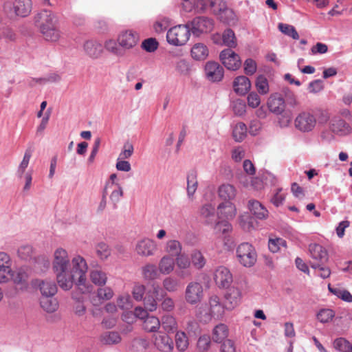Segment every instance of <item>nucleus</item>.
I'll list each match as a JSON object with an SVG mask.
<instances>
[{"mask_svg": "<svg viewBox=\"0 0 352 352\" xmlns=\"http://www.w3.org/2000/svg\"><path fill=\"white\" fill-rule=\"evenodd\" d=\"M87 272L88 264L85 258L79 254L75 255L71 260V265L60 288L68 291L75 285L80 293L84 294L91 293L94 287L87 280Z\"/></svg>", "mask_w": 352, "mask_h": 352, "instance_id": "nucleus-1", "label": "nucleus"}, {"mask_svg": "<svg viewBox=\"0 0 352 352\" xmlns=\"http://www.w3.org/2000/svg\"><path fill=\"white\" fill-rule=\"evenodd\" d=\"M226 310V305L221 302L220 297L212 294L209 296L207 302L197 308L196 316L200 322L208 323L212 318L221 319Z\"/></svg>", "mask_w": 352, "mask_h": 352, "instance_id": "nucleus-2", "label": "nucleus"}, {"mask_svg": "<svg viewBox=\"0 0 352 352\" xmlns=\"http://www.w3.org/2000/svg\"><path fill=\"white\" fill-rule=\"evenodd\" d=\"M35 24L43 38L51 42L58 41L60 32L57 28V19L51 11L43 10L35 16Z\"/></svg>", "mask_w": 352, "mask_h": 352, "instance_id": "nucleus-3", "label": "nucleus"}, {"mask_svg": "<svg viewBox=\"0 0 352 352\" xmlns=\"http://www.w3.org/2000/svg\"><path fill=\"white\" fill-rule=\"evenodd\" d=\"M71 260L68 252L61 247L56 248L53 252L52 266L60 287L63 284L67 270L69 268Z\"/></svg>", "mask_w": 352, "mask_h": 352, "instance_id": "nucleus-4", "label": "nucleus"}, {"mask_svg": "<svg viewBox=\"0 0 352 352\" xmlns=\"http://www.w3.org/2000/svg\"><path fill=\"white\" fill-rule=\"evenodd\" d=\"M236 214L235 205L231 201L220 204L217 207V217L219 219L214 226L216 233L226 234L232 230V226L228 220L232 219Z\"/></svg>", "mask_w": 352, "mask_h": 352, "instance_id": "nucleus-5", "label": "nucleus"}, {"mask_svg": "<svg viewBox=\"0 0 352 352\" xmlns=\"http://www.w3.org/2000/svg\"><path fill=\"white\" fill-rule=\"evenodd\" d=\"M190 36L189 24L177 25L167 31V42L174 46L185 45Z\"/></svg>", "mask_w": 352, "mask_h": 352, "instance_id": "nucleus-6", "label": "nucleus"}, {"mask_svg": "<svg viewBox=\"0 0 352 352\" xmlns=\"http://www.w3.org/2000/svg\"><path fill=\"white\" fill-rule=\"evenodd\" d=\"M236 258L243 266L250 267L256 263L257 254L252 245L249 243H242L236 248Z\"/></svg>", "mask_w": 352, "mask_h": 352, "instance_id": "nucleus-7", "label": "nucleus"}, {"mask_svg": "<svg viewBox=\"0 0 352 352\" xmlns=\"http://www.w3.org/2000/svg\"><path fill=\"white\" fill-rule=\"evenodd\" d=\"M157 245L155 240L148 237H142L138 239L134 246V251L141 257H150L155 254Z\"/></svg>", "mask_w": 352, "mask_h": 352, "instance_id": "nucleus-8", "label": "nucleus"}, {"mask_svg": "<svg viewBox=\"0 0 352 352\" xmlns=\"http://www.w3.org/2000/svg\"><path fill=\"white\" fill-rule=\"evenodd\" d=\"M317 120L314 115L309 112L300 113L294 120L295 128L302 133H309L315 129Z\"/></svg>", "mask_w": 352, "mask_h": 352, "instance_id": "nucleus-9", "label": "nucleus"}, {"mask_svg": "<svg viewBox=\"0 0 352 352\" xmlns=\"http://www.w3.org/2000/svg\"><path fill=\"white\" fill-rule=\"evenodd\" d=\"M187 24L190 25V32L197 36L211 32L214 28V21L207 16L195 17Z\"/></svg>", "mask_w": 352, "mask_h": 352, "instance_id": "nucleus-10", "label": "nucleus"}, {"mask_svg": "<svg viewBox=\"0 0 352 352\" xmlns=\"http://www.w3.org/2000/svg\"><path fill=\"white\" fill-rule=\"evenodd\" d=\"M185 300L187 303L191 305L199 303L204 298V288L201 283L192 281L190 282L185 289Z\"/></svg>", "mask_w": 352, "mask_h": 352, "instance_id": "nucleus-11", "label": "nucleus"}, {"mask_svg": "<svg viewBox=\"0 0 352 352\" xmlns=\"http://www.w3.org/2000/svg\"><path fill=\"white\" fill-rule=\"evenodd\" d=\"M242 296L241 289L238 283H235L224 295L226 310L231 311L238 307L241 302Z\"/></svg>", "mask_w": 352, "mask_h": 352, "instance_id": "nucleus-12", "label": "nucleus"}, {"mask_svg": "<svg viewBox=\"0 0 352 352\" xmlns=\"http://www.w3.org/2000/svg\"><path fill=\"white\" fill-rule=\"evenodd\" d=\"M219 58L221 63L229 70L236 71L241 65L240 56L231 49H226L221 51Z\"/></svg>", "mask_w": 352, "mask_h": 352, "instance_id": "nucleus-13", "label": "nucleus"}, {"mask_svg": "<svg viewBox=\"0 0 352 352\" xmlns=\"http://www.w3.org/2000/svg\"><path fill=\"white\" fill-rule=\"evenodd\" d=\"M12 275V260L8 254L0 252V283H6L10 280Z\"/></svg>", "mask_w": 352, "mask_h": 352, "instance_id": "nucleus-14", "label": "nucleus"}, {"mask_svg": "<svg viewBox=\"0 0 352 352\" xmlns=\"http://www.w3.org/2000/svg\"><path fill=\"white\" fill-rule=\"evenodd\" d=\"M138 34L133 30L121 32L117 38V41L122 50L133 48L138 44Z\"/></svg>", "mask_w": 352, "mask_h": 352, "instance_id": "nucleus-15", "label": "nucleus"}, {"mask_svg": "<svg viewBox=\"0 0 352 352\" xmlns=\"http://www.w3.org/2000/svg\"><path fill=\"white\" fill-rule=\"evenodd\" d=\"M175 263L177 266L176 274L180 278H185L191 275L189 268L191 265V261L185 254H180L175 257Z\"/></svg>", "mask_w": 352, "mask_h": 352, "instance_id": "nucleus-16", "label": "nucleus"}, {"mask_svg": "<svg viewBox=\"0 0 352 352\" xmlns=\"http://www.w3.org/2000/svg\"><path fill=\"white\" fill-rule=\"evenodd\" d=\"M206 78L211 82H219L224 75L223 68L217 62L208 61L205 65Z\"/></svg>", "mask_w": 352, "mask_h": 352, "instance_id": "nucleus-17", "label": "nucleus"}, {"mask_svg": "<svg viewBox=\"0 0 352 352\" xmlns=\"http://www.w3.org/2000/svg\"><path fill=\"white\" fill-rule=\"evenodd\" d=\"M214 280L219 287L225 288L232 282V275L228 268L219 266L214 272Z\"/></svg>", "mask_w": 352, "mask_h": 352, "instance_id": "nucleus-18", "label": "nucleus"}, {"mask_svg": "<svg viewBox=\"0 0 352 352\" xmlns=\"http://www.w3.org/2000/svg\"><path fill=\"white\" fill-rule=\"evenodd\" d=\"M85 54L91 58H98L103 52L102 45L96 40H88L83 44Z\"/></svg>", "mask_w": 352, "mask_h": 352, "instance_id": "nucleus-19", "label": "nucleus"}, {"mask_svg": "<svg viewBox=\"0 0 352 352\" xmlns=\"http://www.w3.org/2000/svg\"><path fill=\"white\" fill-rule=\"evenodd\" d=\"M330 131L338 135H346L351 131V127L344 120L340 118H335L331 120L329 123Z\"/></svg>", "mask_w": 352, "mask_h": 352, "instance_id": "nucleus-20", "label": "nucleus"}, {"mask_svg": "<svg viewBox=\"0 0 352 352\" xmlns=\"http://www.w3.org/2000/svg\"><path fill=\"white\" fill-rule=\"evenodd\" d=\"M248 207L251 214L257 219L264 220L269 216L267 209L258 200H249Z\"/></svg>", "mask_w": 352, "mask_h": 352, "instance_id": "nucleus-21", "label": "nucleus"}, {"mask_svg": "<svg viewBox=\"0 0 352 352\" xmlns=\"http://www.w3.org/2000/svg\"><path fill=\"white\" fill-rule=\"evenodd\" d=\"M34 285L39 288L42 296H54L57 292L56 285L52 280H36Z\"/></svg>", "mask_w": 352, "mask_h": 352, "instance_id": "nucleus-22", "label": "nucleus"}, {"mask_svg": "<svg viewBox=\"0 0 352 352\" xmlns=\"http://www.w3.org/2000/svg\"><path fill=\"white\" fill-rule=\"evenodd\" d=\"M232 85L234 92L241 96L245 95L251 89V82L245 76H239L235 78Z\"/></svg>", "mask_w": 352, "mask_h": 352, "instance_id": "nucleus-23", "label": "nucleus"}, {"mask_svg": "<svg viewBox=\"0 0 352 352\" xmlns=\"http://www.w3.org/2000/svg\"><path fill=\"white\" fill-rule=\"evenodd\" d=\"M157 267L161 274L169 275L175 270V259L170 255L165 254L160 259Z\"/></svg>", "mask_w": 352, "mask_h": 352, "instance_id": "nucleus-24", "label": "nucleus"}, {"mask_svg": "<svg viewBox=\"0 0 352 352\" xmlns=\"http://www.w3.org/2000/svg\"><path fill=\"white\" fill-rule=\"evenodd\" d=\"M309 251L311 257L322 264L328 261L327 251L322 245L316 243L310 244Z\"/></svg>", "mask_w": 352, "mask_h": 352, "instance_id": "nucleus-25", "label": "nucleus"}, {"mask_svg": "<svg viewBox=\"0 0 352 352\" xmlns=\"http://www.w3.org/2000/svg\"><path fill=\"white\" fill-rule=\"evenodd\" d=\"M211 12L223 18V14L233 15V11L226 7V3L223 0H208Z\"/></svg>", "mask_w": 352, "mask_h": 352, "instance_id": "nucleus-26", "label": "nucleus"}, {"mask_svg": "<svg viewBox=\"0 0 352 352\" xmlns=\"http://www.w3.org/2000/svg\"><path fill=\"white\" fill-rule=\"evenodd\" d=\"M13 6L14 13L19 16H27L32 11L31 0H15Z\"/></svg>", "mask_w": 352, "mask_h": 352, "instance_id": "nucleus-27", "label": "nucleus"}, {"mask_svg": "<svg viewBox=\"0 0 352 352\" xmlns=\"http://www.w3.org/2000/svg\"><path fill=\"white\" fill-rule=\"evenodd\" d=\"M155 346L162 352H170L173 349V342L167 335H158L155 337Z\"/></svg>", "mask_w": 352, "mask_h": 352, "instance_id": "nucleus-28", "label": "nucleus"}, {"mask_svg": "<svg viewBox=\"0 0 352 352\" xmlns=\"http://www.w3.org/2000/svg\"><path fill=\"white\" fill-rule=\"evenodd\" d=\"M218 194L219 197L226 201H231L236 195V188L230 184H223L219 187Z\"/></svg>", "mask_w": 352, "mask_h": 352, "instance_id": "nucleus-29", "label": "nucleus"}, {"mask_svg": "<svg viewBox=\"0 0 352 352\" xmlns=\"http://www.w3.org/2000/svg\"><path fill=\"white\" fill-rule=\"evenodd\" d=\"M161 289L159 287H154L153 291L148 292L144 298V304L145 309L148 311H154L157 307V296Z\"/></svg>", "mask_w": 352, "mask_h": 352, "instance_id": "nucleus-30", "label": "nucleus"}, {"mask_svg": "<svg viewBox=\"0 0 352 352\" xmlns=\"http://www.w3.org/2000/svg\"><path fill=\"white\" fill-rule=\"evenodd\" d=\"M197 174L195 170L190 171L187 176V196L190 200H193L194 195L197 189Z\"/></svg>", "mask_w": 352, "mask_h": 352, "instance_id": "nucleus-31", "label": "nucleus"}, {"mask_svg": "<svg viewBox=\"0 0 352 352\" xmlns=\"http://www.w3.org/2000/svg\"><path fill=\"white\" fill-rule=\"evenodd\" d=\"M113 296V292L111 288L109 287H100L97 290V298H92L91 303L94 306H98L102 302L110 300Z\"/></svg>", "mask_w": 352, "mask_h": 352, "instance_id": "nucleus-32", "label": "nucleus"}, {"mask_svg": "<svg viewBox=\"0 0 352 352\" xmlns=\"http://www.w3.org/2000/svg\"><path fill=\"white\" fill-rule=\"evenodd\" d=\"M90 280L97 286H103L107 280V276L105 272L100 268L91 269L89 271Z\"/></svg>", "mask_w": 352, "mask_h": 352, "instance_id": "nucleus-33", "label": "nucleus"}, {"mask_svg": "<svg viewBox=\"0 0 352 352\" xmlns=\"http://www.w3.org/2000/svg\"><path fill=\"white\" fill-rule=\"evenodd\" d=\"M142 274L143 278L147 280H153L159 278L160 272L158 267L153 263H146L142 267Z\"/></svg>", "mask_w": 352, "mask_h": 352, "instance_id": "nucleus-34", "label": "nucleus"}, {"mask_svg": "<svg viewBox=\"0 0 352 352\" xmlns=\"http://www.w3.org/2000/svg\"><path fill=\"white\" fill-rule=\"evenodd\" d=\"M267 104L270 111L276 114H280L285 109L283 98L278 96H272L269 98Z\"/></svg>", "mask_w": 352, "mask_h": 352, "instance_id": "nucleus-35", "label": "nucleus"}, {"mask_svg": "<svg viewBox=\"0 0 352 352\" xmlns=\"http://www.w3.org/2000/svg\"><path fill=\"white\" fill-rule=\"evenodd\" d=\"M40 305L42 309L47 313H54L58 308V302L53 296H41Z\"/></svg>", "mask_w": 352, "mask_h": 352, "instance_id": "nucleus-36", "label": "nucleus"}, {"mask_svg": "<svg viewBox=\"0 0 352 352\" xmlns=\"http://www.w3.org/2000/svg\"><path fill=\"white\" fill-rule=\"evenodd\" d=\"M200 214L207 224H212L216 220L215 207L212 204L204 205L200 209Z\"/></svg>", "mask_w": 352, "mask_h": 352, "instance_id": "nucleus-37", "label": "nucleus"}, {"mask_svg": "<svg viewBox=\"0 0 352 352\" xmlns=\"http://www.w3.org/2000/svg\"><path fill=\"white\" fill-rule=\"evenodd\" d=\"M192 58L197 60H205L208 56V49L203 43H196L191 49Z\"/></svg>", "mask_w": 352, "mask_h": 352, "instance_id": "nucleus-38", "label": "nucleus"}, {"mask_svg": "<svg viewBox=\"0 0 352 352\" xmlns=\"http://www.w3.org/2000/svg\"><path fill=\"white\" fill-rule=\"evenodd\" d=\"M164 251L167 253L166 255L176 257L182 253V245L178 240H168L164 245Z\"/></svg>", "mask_w": 352, "mask_h": 352, "instance_id": "nucleus-39", "label": "nucleus"}, {"mask_svg": "<svg viewBox=\"0 0 352 352\" xmlns=\"http://www.w3.org/2000/svg\"><path fill=\"white\" fill-rule=\"evenodd\" d=\"M229 330L226 324L220 323L214 327L212 331V340L216 342H221L228 336Z\"/></svg>", "mask_w": 352, "mask_h": 352, "instance_id": "nucleus-40", "label": "nucleus"}, {"mask_svg": "<svg viewBox=\"0 0 352 352\" xmlns=\"http://www.w3.org/2000/svg\"><path fill=\"white\" fill-rule=\"evenodd\" d=\"M122 340L120 333L117 331H106L100 336V342L103 344L113 345Z\"/></svg>", "mask_w": 352, "mask_h": 352, "instance_id": "nucleus-41", "label": "nucleus"}, {"mask_svg": "<svg viewBox=\"0 0 352 352\" xmlns=\"http://www.w3.org/2000/svg\"><path fill=\"white\" fill-rule=\"evenodd\" d=\"M161 327V322L157 317L148 316L143 323V329L147 332H157Z\"/></svg>", "mask_w": 352, "mask_h": 352, "instance_id": "nucleus-42", "label": "nucleus"}, {"mask_svg": "<svg viewBox=\"0 0 352 352\" xmlns=\"http://www.w3.org/2000/svg\"><path fill=\"white\" fill-rule=\"evenodd\" d=\"M191 264L197 270L202 269L206 263V260L202 252L199 250H194L190 253Z\"/></svg>", "mask_w": 352, "mask_h": 352, "instance_id": "nucleus-43", "label": "nucleus"}, {"mask_svg": "<svg viewBox=\"0 0 352 352\" xmlns=\"http://www.w3.org/2000/svg\"><path fill=\"white\" fill-rule=\"evenodd\" d=\"M248 129L243 122L236 123L232 129V137L236 142H242L247 135Z\"/></svg>", "mask_w": 352, "mask_h": 352, "instance_id": "nucleus-44", "label": "nucleus"}, {"mask_svg": "<svg viewBox=\"0 0 352 352\" xmlns=\"http://www.w3.org/2000/svg\"><path fill=\"white\" fill-rule=\"evenodd\" d=\"M113 39H108L104 42V47L108 52L118 56L122 57L124 54V50Z\"/></svg>", "mask_w": 352, "mask_h": 352, "instance_id": "nucleus-45", "label": "nucleus"}, {"mask_svg": "<svg viewBox=\"0 0 352 352\" xmlns=\"http://www.w3.org/2000/svg\"><path fill=\"white\" fill-rule=\"evenodd\" d=\"M160 322L162 328L167 333L173 332L177 329V322L173 316L164 315Z\"/></svg>", "mask_w": 352, "mask_h": 352, "instance_id": "nucleus-46", "label": "nucleus"}, {"mask_svg": "<svg viewBox=\"0 0 352 352\" xmlns=\"http://www.w3.org/2000/svg\"><path fill=\"white\" fill-rule=\"evenodd\" d=\"M222 44L229 49L236 47L237 45L234 32L231 29L226 30L222 34Z\"/></svg>", "mask_w": 352, "mask_h": 352, "instance_id": "nucleus-47", "label": "nucleus"}, {"mask_svg": "<svg viewBox=\"0 0 352 352\" xmlns=\"http://www.w3.org/2000/svg\"><path fill=\"white\" fill-rule=\"evenodd\" d=\"M328 289L331 294L342 299L343 301L352 302V295L348 290L332 287L330 284L328 285Z\"/></svg>", "mask_w": 352, "mask_h": 352, "instance_id": "nucleus-48", "label": "nucleus"}, {"mask_svg": "<svg viewBox=\"0 0 352 352\" xmlns=\"http://www.w3.org/2000/svg\"><path fill=\"white\" fill-rule=\"evenodd\" d=\"M95 250L97 256L102 261L107 260L111 254L109 246L104 242H100L96 244Z\"/></svg>", "mask_w": 352, "mask_h": 352, "instance_id": "nucleus-49", "label": "nucleus"}, {"mask_svg": "<svg viewBox=\"0 0 352 352\" xmlns=\"http://www.w3.org/2000/svg\"><path fill=\"white\" fill-rule=\"evenodd\" d=\"M34 268L40 272H45L49 269L50 262L45 255H39L34 258Z\"/></svg>", "mask_w": 352, "mask_h": 352, "instance_id": "nucleus-50", "label": "nucleus"}, {"mask_svg": "<svg viewBox=\"0 0 352 352\" xmlns=\"http://www.w3.org/2000/svg\"><path fill=\"white\" fill-rule=\"evenodd\" d=\"M17 254L20 258L29 261L33 258L34 248L28 244L22 245L19 248Z\"/></svg>", "mask_w": 352, "mask_h": 352, "instance_id": "nucleus-51", "label": "nucleus"}, {"mask_svg": "<svg viewBox=\"0 0 352 352\" xmlns=\"http://www.w3.org/2000/svg\"><path fill=\"white\" fill-rule=\"evenodd\" d=\"M255 85L258 92L261 95H265L270 91L268 80L263 75L256 78Z\"/></svg>", "mask_w": 352, "mask_h": 352, "instance_id": "nucleus-52", "label": "nucleus"}, {"mask_svg": "<svg viewBox=\"0 0 352 352\" xmlns=\"http://www.w3.org/2000/svg\"><path fill=\"white\" fill-rule=\"evenodd\" d=\"M278 28L283 34L292 37L293 39L298 40L299 38L298 33L292 25L280 23L278 25Z\"/></svg>", "mask_w": 352, "mask_h": 352, "instance_id": "nucleus-53", "label": "nucleus"}, {"mask_svg": "<svg viewBox=\"0 0 352 352\" xmlns=\"http://www.w3.org/2000/svg\"><path fill=\"white\" fill-rule=\"evenodd\" d=\"M333 346L340 352H352V344L343 338L336 339L333 342Z\"/></svg>", "mask_w": 352, "mask_h": 352, "instance_id": "nucleus-54", "label": "nucleus"}, {"mask_svg": "<svg viewBox=\"0 0 352 352\" xmlns=\"http://www.w3.org/2000/svg\"><path fill=\"white\" fill-rule=\"evenodd\" d=\"M32 155V150L31 148H27L25 151L23 158L18 167L17 174L19 177H21L24 174L27 167L28 166Z\"/></svg>", "mask_w": 352, "mask_h": 352, "instance_id": "nucleus-55", "label": "nucleus"}, {"mask_svg": "<svg viewBox=\"0 0 352 352\" xmlns=\"http://www.w3.org/2000/svg\"><path fill=\"white\" fill-rule=\"evenodd\" d=\"M335 316V312L331 309H320L317 315V319L321 323H327L332 320Z\"/></svg>", "mask_w": 352, "mask_h": 352, "instance_id": "nucleus-56", "label": "nucleus"}, {"mask_svg": "<svg viewBox=\"0 0 352 352\" xmlns=\"http://www.w3.org/2000/svg\"><path fill=\"white\" fill-rule=\"evenodd\" d=\"M177 349L180 351H185L188 346V340L184 332H177L175 335Z\"/></svg>", "mask_w": 352, "mask_h": 352, "instance_id": "nucleus-57", "label": "nucleus"}, {"mask_svg": "<svg viewBox=\"0 0 352 352\" xmlns=\"http://www.w3.org/2000/svg\"><path fill=\"white\" fill-rule=\"evenodd\" d=\"M286 241L281 238L270 239L268 241V248L270 252L273 253L278 252L282 248H285Z\"/></svg>", "mask_w": 352, "mask_h": 352, "instance_id": "nucleus-58", "label": "nucleus"}, {"mask_svg": "<svg viewBox=\"0 0 352 352\" xmlns=\"http://www.w3.org/2000/svg\"><path fill=\"white\" fill-rule=\"evenodd\" d=\"M117 306L121 309L128 310L132 307V301L128 294L120 295L116 299Z\"/></svg>", "mask_w": 352, "mask_h": 352, "instance_id": "nucleus-59", "label": "nucleus"}, {"mask_svg": "<svg viewBox=\"0 0 352 352\" xmlns=\"http://www.w3.org/2000/svg\"><path fill=\"white\" fill-rule=\"evenodd\" d=\"M170 25V19L167 17L162 16L157 19L153 24V29L157 33L164 32Z\"/></svg>", "mask_w": 352, "mask_h": 352, "instance_id": "nucleus-60", "label": "nucleus"}, {"mask_svg": "<svg viewBox=\"0 0 352 352\" xmlns=\"http://www.w3.org/2000/svg\"><path fill=\"white\" fill-rule=\"evenodd\" d=\"M163 287L166 291L169 292H174L178 289L179 283L176 278L168 276L163 280Z\"/></svg>", "mask_w": 352, "mask_h": 352, "instance_id": "nucleus-61", "label": "nucleus"}, {"mask_svg": "<svg viewBox=\"0 0 352 352\" xmlns=\"http://www.w3.org/2000/svg\"><path fill=\"white\" fill-rule=\"evenodd\" d=\"M123 195L124 192L122 186L119 184H117L116 187L112 190L109 195V199L114 208L117 207V204L121 200Z\"/></svg>", "mask_w": 352, "mask_h": 352, "instance_id": "nucleus-62", "label": "nucleus"}, {"mask_svg": "<svg viewBox=\"0 0 352 352\" xmlns=\"http://www.w3.org/2000/svg\"><path fill=\"white\" fill-rule=\"evenodd\" d=\"M244 72L248 76H252L257 69V65L255 60L252 58H248L243 63Z\"/></svg>", "mask_w": 352, "mask_h": 352, "instance_id": "nucleus-63", "label": "nucleus"}, {"mask_svg": "<svg viewBox=\"0 0 352 352\" xmlns=\"http://www.w3.org/2000/svg\"><path fill=\"white\" fill-rule=\"evenodd\" d=\"M232 109L237 116H242L246 111L245 102L241 99H237L232 102Z\"/></svg>", "mask_w": 352, "mask_h": 352, "instance_id": "nucleus-64", "label": "nucleus"}]
</instances>
